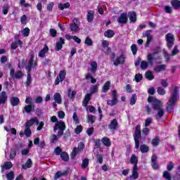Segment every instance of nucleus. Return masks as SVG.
<instances>
[{
  "instance_id": "obj_20",
  "label": "nucleus",
  "mask_w": 180,
  "mask_h": 180,
  "mask_svg": "<svg viewBox=\"0 0 180 180\" xmlns=\"http://www.w3.org/2000/svg\"><path fill=\"white\" fill-rule=\"evenodd\" d=\"M92 99V94L90 93H88L85 95L84 100L82 101V105L85 108L88 106V104L89 103V101Z\"/></svg>"
},
{
  "instance_id": "obj_8",
  "label": "nucleus",
  "mask_w": 180,
  "mask_h": 180,
  "mask_svg": "<svg viewBox=\"0 0 180 180\" xmlns=\"http://www.w3.org/2000/svg\"><path fill=\"white\" fill-rule=\"evenodd\" d=\"M158 54V51H154L153 53H148L147 56V60L150 66L154 65V61L160 60V56L155 57Z\"/></svg>"
},
{
  "instance_id": "obj_63",
  "label": "nucleus",
  "mask_w": 180,
  "mask_h": 180,
  "mask_svg": "<svg viewBox=\"0 0 180 180\" xmlns=\"http://www.w3.org/2000/svg\"><path fill=\"white\" fill-rule=\"evenodd\" d=\"M143 79V75L138 73L135 75L136 82H140Z\"/></svg>"
},
{
  "instance_id": "obj_28",
  "label": "nucleus",
  "mask_w": 180,
  "mask_h": 180,
  "mask_svg": "<svg viewBox=\"0 0 180 180\" xmlns=\"http://www.w3.org/2000/svg\"><path fill=\"white\" fill-rule=\"evenodd\" d=\"M70 6V4L69 2H66L65 4L59 3L58 5V9H60V11H64V9H68Z\"/></svg>"
},
{
  "instance_id": "obj_56",
  "label": "nucleus",
  "mask_w": 180,
  "mask_h": 180,
  "mask_svg": "<svg viewBox=\"0 0 180 180\" xmlns=\"http://www.w3.org/2000/svg\"><path fill=\"white\" fill-rule=\"evenodd\" d=\"M86 117L88 120L87 123H95V115H86Z\"/></svg>"
},
{
  "instance_id": "obj_7",
  "label": "nucleus",
  "mask_w": 180,
  "mask_h": 180,
  "mask_svg": "<svg viewBox=\"0 0 180 180\" xmlns=\"http://www.w3.org/2000/svg\"><path fill=\"white\" fill-rule=\"evenodd\" d=\"M112 99L108 100L107 101V105L110 106H115V105H117V103L119 101L117 100V98H119V95L117 94V90L114 89L112 91Z\"/></svg>"
},
{
  "instance_id": "obj_13",
  "label": "nucleus",
  "mask_w": 180,
  "mask_h": 180,
  "mask_svg": "<svg viewBox=\"0 0 180 180\" xmlns=\"http://www.w3.org/2000/svg\"><path fill=\"white\" fill-rule=\"evenodd\" d=\"M10 75L12 78H15L16 79H20V78L23 77V72H22V70H18L15 73V70L11 69Z\"/></svg>"
},
{
  "instance_id": "obj_44",
  "label": "nucleus",
  "mask_w": 180,
  "mask_h": 180,
  "mask_svg": "<svg viewBox=\"0 0 180 180\" xmlns=\"http://www.w3.org/2000/svg\"><path fill=\"white\" fill-rule=\"evenodd\" d=\"M26 86H30L32 84V75L30 72H27V81L25 82Z\"/></svg>"
},
{
  "instance_id": "obj_29",
  "label": "nucleus",
  "mask_w": 180,
  "mask_h": 180,
  "mask_svg": "<svg viewBox=\"0 0 180 180\" xmlns=\"http://www.w3.org/2000/svg\"><path fill=\"white\" fill-rule=\"evenodd\" d=\"M109 89H110V81H107L103 86L102 92L107 94Z\"/></svg>"
},
{
  "instance_id": "obj_47",
  "label": "nucleus",
  "mask_w": 180,
  "mask_h": 180,
  "mask_svg": "<svg viewBox=\"0 0 180 180\" xmlns=\"http://www.w3.org/2000/svg\"><path fill=\"white\" fill-rule=\"evenodd\" d=\"M70 29L71 30V32H77V30H78V29H79V27L78 26V25L75 22L70 24Z\"/></svg>"
},
{
  "instance_id": "obj_25",
  "label": "nucleus",
  "mask_w": 180,
  "mask_h": 180,
  "mask_svg": "<svg viewBox=\"0 0 180 180\" xmlns=\"http://www.w3.org/2000/svg\"><path fill=\"white\" fill-rule=\"evenodd\" d=\"M91 72L93 74V75H95V74H96V71H98V63L96 61H92L91 63Z\"/></svg>"
},
{
  "instance_id": "obj_24",
  "label": "nucleus",
  "mask_w": 180,
  "mask_h": 180,
  "mask_svg": "<svg viewBox=\"0 0 180 180\" xmlns=\"http://www.w3.org/2000/svg\"><path fill=\"white\" fill-rule=\"evenodd\" d=\"M10 103L13 106H18L20 103V99L18 97L13 96L10 98Z\"/></svg>"
},
{
  "instance_id": "obj_51",
  "label": "nucleus",
  "mask_w": 180,
  "mask_h": 180,
  "mask_svg": "<svg viewBox=\"0 0 180 180\" xmlns=\"http://www.w3.org/2000/svg\"><path fill=\"white\" fill-rule=\"evenodd\" d=\"M16 157V149L15 148H11L10 153V160H13Z\"/></svg>"
},
{
  "instance_id": "obj_43",
  "label": "nucleus",
  "mask_w": 180,
  "mask_h": 180,
  "mask_svg": "<svg viewBox=\"0 0 180 180\" xmlns=\"http://www.w3.org/2000/svg\"><path fill=\"white\" fill-rule=\"evenodd\" d=\"M88 165H89V159L84 158L82 162V168L85 169V168H88Z\"/></svg>"
},
{
  "instance_id": "obj_42",
  "label": "nucleus",
  "mask_w": 180,
  "mask_h": 180,
  "mask_svg": "<svg viewBox=\"0 0 180 180\" xmlns=\"http://www.w3.org/2000/svg\"><path fill=\"white\" fill-rule=\"evenodd\" d=\"M86 80L89 81V79H91V84H96V79H95L92 75H91L90 73H87L85 76Z\"/></svg>"
},
{
  "instance_id": "obj_36",
  "label": "nucleus",
  "mask_w": 180,
  "mask_h": 180,
  "mask_svg": "<svg viewBox=\"0 0 180 180\" xmlns=\"http://www.w3.org/2000/svg\"><path fill=\"white\" fill-rule=\"evenodd\" d=\"M60 158L63 161H65V162L70 161V155L66 152H62Z\"/></svg>"
},
{
  "instance_id": "obj_60",
  "label": "nucleus",
  "mask_w": 180,
  "mask_h": 180,
  "mask_svg": "<svg viewBox=\"0 0 180 180\" xmlns=\"http://www.w3.org/2000/svg\"><path fill=\"white\" fill-rule=\"evenodd\" d=\"M96 158L97 162H98V164H103V156L102 155V154H97L96 156Z\"/></svg>"
},
{
  "instance_id": "obj_30",
  "label": "nucleus",
  "mask_w": 180,
  "mask_h": 180,
  "mask_svg": "<svg viewBox=\"0 0 180 180\" xmlns=\"http://www.w3.org/2000/svg\"><path fill=\"white\" fill-rule=\"evenodd\" d=\"M24 110L26 113H30L32 110H34V104H28L24 107Z\"/></svg>"
},
{
  "instance_id": "obj_57",
  "label": "nucleus",
  "mask_w": 180,
  "mask_h": 180,
  "mask_svg": "<svg viewBox=\"0 0 180 180\" xmlns=\"http://www.w3.org/2000/svg\"><path fill=\"white\" fill-rule=\"evenodd\" d=\"M175 168V165H174V162H169V163L167 165V171L170 172L172 171Z\"/></svg>"
},
{
  "instance_id": "obj_27",
  "label": "nucleus",
  "mask_w": 180,
  "mask_h": 180,
  "mask_svg": "<svg viewBox=\"0 0 180 180\" xmlns=\"http://www.w3.org/2000/svg\"><path fill=\"white\" fill-rule=\"evenodd\" d=\"M95 15V11H89L87 13V21L89 23H92L94 22V16Z\"/></svg>"
},
{
  "instance_id": "obj_10",
  "label": "nucleus",
  "mask_w": 180,
  "mask_h": 180,
  "mask_svg": "<svg viewBox=\"0 0 180 180\" xmlns=\"http://www.w3.org/2000/svg\"><path fill=\"white\" fill-rule=\"evenodd\" d=\"M126 63V56H124V53H122L120 56H117L114 60V65L117 67L120 64H124Z\"/></svg>"
},
{
  "instance_id": "obj_54",
  "label": "nucleus",
  "mask_w": 180,
  "mask_h": 180,
  "mask_svg": "<svg viewBox=\"0 0 180 180\" xmlns=\"http://www.w3.org/2000/svg\"><path fill=\"white\" fill-rule=\"evenodd\" d=\"M6 178L8 180L15 179V172H13V171L10 172L6 174Z\"/></svg>"
},
{
  "instance_id": "obj_39",
  "label": "nucleus",
  "mask_w": 180,
  "mask_h": 180,
  "mask_svg": "<svg viewBox=\"0 0 180 180\" xmlns=\"http://www.w3.org/2000/svg\"><path fill=\"white\" fill-rule=\"evenodd\" d=\"M12 167H13V165L12 164V162H6L4 165L1 166V168L3 169H11V168H12Z\"/></svg>"
},
{
  "instance_id": "obj_40",
  "label": "nucleus",
  "mask_w": 180,
  "mask_h": 180,
  "mask_svg": "<svg viewBox=\"0 0 180 180\" xmlns=\"http://www.w3.org/2000/svg\"><path fill=\"white\" fill-rule=\"evenodd\" d=\"M145 77L149 81H153V79H154V75L153 74V72L150 70H148L146 72Z\"/></svg>"
},
{
  "instance_id": "obj_15",
  "label": "nucleus",
  "mask_w": 180,
  "mask_h": 180,
  "mask_svg": "<svg viewBox=\"0 0 180 180\" xmlns=\"http://www.w3.org/2000/svg\"><path fill=\"white\" fill-rule=\"evenodd\" d=\"M34 123L36 124H39V120L36 117L31 118L30 120H27L25 122V127L30 129V127H32Z\"/></svg>"
},
{
  "instance_id": "obj_41",
  "label": "nucleus",
  "mask_w": 180,
  "mask_h": 180,
  "mask_svg": "<svg viewBox=\"0 0 180 180\" xmlns=\"http://www.w3.org/2000/svg\"><path fill=\"white\" fill-rule=\"evenodd\" d=\"M61 136H58V134H53L52 138H51L50 143L51 144H56L57 141H58V139H60Z\"/></svg>"
},
{
  "instance_id": "obj_5",
  "label": "nucleus",
  "mask_w": 180,
  "mask_h": 180,
  "mask_svg": "<svg viewBox=\"0 0 180 180\" xmlns=\"http://www.w3.org/2000/svg\"><path fill=\"white\" fill-rule=\"evenodd\" d=\"M148 103H152V106L154 110H158L161 109V101L157 98H154L153 96H149L148 98Z\"/></svg>"
},
{
  "instance_id": "obj_3",
  "label": "nucleus",
  "mask_w": 180,
  "mask_h": 180,
  "mask_svg": "<svg viewBox=\"0 0 180 180\" xmlns=\"http://www.w3.org/2000/svg\"><path fill=\"white\" fill-rule=\"evenodd\" d=\"M66 127L65 122L60 120L55 124V126L53 127V131H57V130H58V136L61 137L64 136V130H65Z\"/></svg>"
},
{
  "instance_id": "obj_55",
  "label": "nucleus",
  "mask_w": 180,
  "mask_h": 180,
  "mask_svg": "<svg viewBox=\"0 0 180 180\" xmlns=\"http://www.w3.org/2000/svg\"><path fill=\"white\" fill-rule=\"evenodd\" d=\"M160 84L163 88H168V79H162Z\"/></svg>"
},
{
  "instance_id": "obj_34",
  "label": "nucleus",
  "mask_w": 180,
  "mask_h": 180,
  "mask_svg": "<svg viewBox=\"0 0 180 180\" xmlns=\"http://www.w3.org/2000/svg\"><path fill=\"white\" fill-rule=\"evenodd\" d=\"M160 136H155L152 140L151 144L153 146V147H158V146H160Z\"/></svg>"
},
{
  "instance_id": "obj_21",
  "label": "nucleus",
  "mask_w": 180,
  "mask_h": 180,
  "mask_svg": "<svg viewBox=\"0 0 180 180\" xmlns=\"http://www.w3.org/2000/svg\"><path fill=\"white\" fill-rule=\"evenodd\" d=\"M68 96L71 101H74L75 100V95H77V91L71 89L69 88L67 91Z\"/></svg>"
},
{
  "instance_id": "obj_6",
  "label": "nucleus",
  "mask_w": 180,
  "mask_h": 180,
  "mask_svg": "<svg viewBox=\"0 0 180 180\" xmlns=\"http://www.w3.org/2000/svg\"><path fill=\"white\" fill-rule=\"evenodd\" d=\"M165 40L167 42V46L168 49H172L174 46V42L175 41V35L171 33H167L165 35Z\"/></svg>"
},
{
  "instance_id": "obj_9",
  "label": "nucleus",
  "mask_w": 180,
  "mask_h": 180,
  "mask_svg": "<svg viewBox=\"0 0 180 180\" xmlns=\"http://www.w3.org/2000/svg\"><path fill=\"white\" fill-rule=\"evenodd\" d=\"M67 75V71L65 70H60L59 72L58 76L56 77L55 80V85H58L60 82H63L65 79V77Z\"/></svg>"
},
{
  "instance_id": "obj_18",
  "label": "nucleus",
  "mask_w": 180,
  "mask_h": 180,
  "mask_svg": "<svg viewBox=\"0 0 180 180\" xmlns=\"http://www.w3.org/2000/svg\"><path fill=\"white\" fill-rule=\"evenodd\" d=\"M63 44H65V40L63 37H60L58 41L56 42L55 50L56 51H60L63 49Z\"/></svg>"
},
{
  "instance_id": "obj_53",
  "label": "nucleus",
  "mask_w": 180,
  "mask_h": 180,
  "mask_svg": "<svg viewBox=\"0 0 180 180\" xmlns=\"http://www.w3.org/2000/svg\"><path fill=\"white\" fill-rule=\"evenodd\" d=\"M131 51H132L133 56H136L137 54V51H139V49L137 48V45L136 44H132L131 46Z\"/></svg>"
},
{
  "instance_id": "obj_45",
  "label": "nucleus",
  "mask_w": 180,
  "mask_h": 180,
  "mask_svg": "<svg viewBox=\"0 0 180 180\" xmlns=\"http://www.w3.org/2000/svg\"><path fill=\"white\" fill-rule=\"evenodd\" d=\"M80 153L79 150H78V148L77 147H75L71 153L70 157L72 160L75 159V157H77V155Z\"/></svg>"
},
{
  "instance_id": "obj_16",
  "label": "nucleus",
  "mask_w": 180,
  "mask_h": 180,
  "mask_svg": "<svg viewBox=\"0 0 180 180\" xmlns=\"http://www.w3.org/2000/svg\"><path fill=\"white\" fill-rule=\"evenodd\" d=\"M119 126V123H117V120L113 119L108 125V129L110 131H115V130L117 129V127Z\"/></svg>"
},
{
  "instance_id": "obj_4",
  "label": "nucleus",
  "mask_w": 180,
  "mask_h": 180,
  "mask_svg": "<svg viewBox=\"0 0 180 180\" xmlns=\"http://www.w3.org/2000/svg\"><path fill=\"white\" fill-rule=\"evenodd\" d=\"M140 139H141V127L138 124L135 127V133L134 134V140L135 141V148H140Z\"/></svg>"
},
{
  "instance_id": "obj_2",
  "label": "nucleus",
  "mask_w": 180,
  "mask_h": 180,
  "mask_svg": "<svg viewBox=\"0 0 180 180\" xmlns=\"http://www.w3.org/2000/svg\"><path fill=\"white\" fill-rule=\"evenodd\" d=\"M131 164H133L132 174L129 176L130 179H139V168L137 164H139V158L136 155L133 154L130 159Z\"/></svg>"
},
{
  "instance_id": "obj_59",
  "label": "nucleus",
  "mask_w": 180,
  "mask_h": 180,
  "mask_svg": "<svg viewBox=\"0 0 180 180\" xmlns=\"http://www.w3.org/2000/svg\"><path fill=\"white\" fill-rule=\"evenodd\" d=\"M24 134L25 135V137H30V136H32V129H30V128L25 127Z\"/></svg>"
},
{
  "instance_id": "obj_19",
  "label": "nucleus",
  "mask_w": 180,
  "mask_h": 180,
  "mask_svg": "<svg viewBox=\"0 0 180 180\" xmlns=\"http://www.w3.org/2000/svg\"><path fill=\"white\" fill-rule=\"evenodd\" d=\"M49 53V46L47 44H44V48L39 52L38 56L40 58H44V57H46V53Z\"/></svg>"
},
{
  "instance_id": "obj_11",
  "label": "nucleus",
  "mask_w": 180,
  "mask_h": 180,
  "mask_svg": "<svg viewBox=\"0 0 180 180\" xmlns=\"http://www.w3.org/2000/svg\"><path fill=\"white\" fill-rule=\"evenodd\" d=\"M34 62V53L31 52L28 65L26 67V70H27V72H32V68H34V63H33Z\"/></svg>"
},
{
  "instance_id": "obj_35",
  "label": "nucleus",
  "mask_w": 180,
  "mask_h": 180,
  "mask_svg": "<svg viewBox=\"0 0 180 180\" xmlns=\"http://www.w3.org/2000/svg\"><path fill=\"white\" fill-rule=\"evenodd\" d=\"M171 5L174 9H180V1L179 0H172L171 1Z\"/></svg>"
},
{
  "instance_id": "obj_46",
  "label": "nucleus",
  "mask_w": 180,
  "mask_h": 180,
  "mask_svg": "<svg viewBox=\"0 0 180 180\" xmlns=\"http://www.w3.org/2000/svg\"><path fill=\"white\" fill-rule=\"evenodd\" d=\"M84 44H86V46H94V41H92V39L89 37H86L84 41Z\"/></svg>"
},
{
  "instance_id": "obj_23",
  "label": "nucleus",
  "mask_w": 180,
  "mask_h": 180,
  "mask_svg": "<svg viewBox=\"0 0 180 180\" xmlns=\"http://www.w3.org/2000/svg\"><path fill=\"white\" fill-rule=\"evenodd\" d=\"M101 143L105 146V147H110L112 146L110 139L108 138V136L103 137L101 139Z\"/></svg>"
},
{
  "instance_id": "obj_12",
  "label": "nucleus",
  "mask_w": 180,
  "mask_h": 180,
  "mask_svg": "<svg viewBox=\"0 0 180 180\" xmlns=\"http://www.w3.org/2000/svg\"><path fill=\"white\" fill-rule=\"evenodd\" d=\"M157 160H158V157L157 155L153 154L151 156V162H152V169L154 171H157L158 169H160V165L158 162H157Z\"/></svg>"
},
{
  "instance_id": "obj_58",
  "label": "nucleus",
  "mask_w": 180,
  "mask_h": 180,
  "mask_svg": "<svg viewBox=\"0 0 180 180\" xmlns=\"http://www.w3.org/2000/svg\"><path fill=\"white\" fill-rule=\"evenodd\" d=\"M96 92H98V84H95L92 87H91L89 94L94 95V94H96Z\"/></svg>"
},
{
  "instance_id": "obj_14",
  "label": "nucleus",
  "mask_w": 180,
  "mask_h": 180,
  "mask_svg": "<svg viewBox=\"0 0 180 180\" xmlns=\"http://www.w3.org/2000/svg\"><path fill=\"white\" fill-rule=\"evenodd\" d=\"M117 22L120 25H126L129 22V18H127V13H122L120 14V18H117Z\"/></svg>"
},
{
  "instance_id": "obj_37",
  "label": "nucleus",
  "mask_w": 180,
  "mask_h": 180,
  "mask_svg": "<svg viewBox=\"0 0 180 180\" xmlns=\"http://www.w3.org/2000/svg\"><path fill=\"white\" fill-rule=\"evenodd\" d=\"M53 99L56 102V103H58V105H61L62 99L60 93H56L53 96Z\"/></svg>"
},
{
  "instance_id": "obj_17",
  "label": "nucleus",
  "mask_w": 180,
  "mask_h": 180,
  "mask_svg": "<svg viewBox=\"0 0 180 180\" xmlns=\"http://www.w3.org/2000/svg\"><path fill=\"white\" fill-rule=\"evenodd\" d=\"M130 23H136L137 22V14L135 11H129L128 13Z\"/></svg>"
},
{
  "instance_id": "obj_49",
  "label": "nucleus",
  "mask_w": 180,
  "mask_h": 180,
  "mask_svg": "<svg viewBox=\"0 0 180 180\" xmlns=\"http://www.w3.org/2000/svg\"><path fill=\"white\" fill-rule=\"evenodd\" d=\"M162 176H163V178H165V179H167V180L172 179L171 173H169V172L168 170L163 172Z\"/></svg>"
},
{
  "instance_id": "obj_62",
  "label": "nucleus",
  "mask_w": 180,
  "mask_h": 180,
  "mask_svg": "<svg viewBox=\"0 0 180 180\" xmlns=\"http://www.w3.org/2000/svg\"><path fill=\"white\" fill-rule=\"evenodd\" d=\"M148 67V62L142 60L141 63V70H146Z\"/></svg>"
},
{
  "instance_id": "obj_38",
  "label": "nucleus",
  "mask_w": 180,
  "mask_h": 180,
  "mask_svg": "<svg viewBox=\"0 0 180 180\" xmlns=\"http://www.w3.org/2000/svg\"><path fill=\"white\" fill-rule=\"evenodd\" d=\"M165 113V110L162 108H159L158 110V115H156V120H160L162 116H164V114Z\"/></svg>"
},
{
  "instance_id": "obj_31",
  "label": "nucleus",
  "mask_w": 180,
  "mask_h": 180,
  "mask_svg": "<svg viewBox=\"0 0 180 180\" xmlns=\"http://www.w3.org/2000/svg\"><path fill=\"white\" fill-rule=\"evenodd\" d=\"M105 37L108 39H112L115 36V31L112 30H108L104 32Z\"/></svg>"
},
{
  "instance_id": "obj_33",
  "label": "nucleus",
  "mask_w": 180,
  "mask_h": 180,
  "mask_svg": "<svg viewBox=\"0 0 180 180\" xmlns=\"http://www.w3.org/2000/svg\"><path fill=\"white\" fill-rule=\"evenodd\" d=\"M140 151L142 154L148 153V151H150V147L146 144H142L140 146Z\"/></svg>"
},
{
  "instance_id": "obj_22",
  "label": "nucleus",
  "mask_w": 180,
  "mask_h": 180,
  "mask_svg": "<svg viewBox=\"0 0 180 180\" xmlns=\"http://www.w3.org/2000/svg\"><path fill=\"white\" fill-rule=\"evenodd\" d=\"M6 101H8V95L6 92L2 91L0 94V105H5Z\"/></svg>"
},
{
  "instance_id": "obj_48",
  "label": "nucleus",
  "mask_w": 180,
  "mask_h": 180,
  "mask_svg": "<svg viewBox=\"0 0 180 180\" xmlns=\"http://www.w3.org/2000/svg\"><path fill=\"white\" fill-rule=\"evenodd\" d=\"M136 102H137V95L134 94L130 98V105L133 106V105H136Z\"/></svg>"
},
{
  "instance_id": "obj_52",
  "label": "nucleus",
  "mask_w": 180,
  "mask_h": 180,
  "mask_svg": "<svg viewBox=\"0 0 180 180\" xmlns=\"http://www.w3.org/2000/svg\"><path fill=\"white\" fill-rule=\"evenodd\" d=\"M158 95H160L161 96H164L165 94H167V91L164 89L163 87L159 86L158 88Z\"/></svg>"
},
{
  "instance_id": "obj_64",
  "label": "nucleus",
  "mask_w": 180,
  "mask_h": 180,
  "mask_svg": "<svg viewBox=\"0 0 180 180\" xmlns=\"http://www.w3.org/2000/svg\"><path fill=\"white\" fill-rule=\"evenodd\" d=\"M142 133L145 137H147V136H148V134L150 133V129L146 127L142 129Z\"/></svg>"
},
{
  "instance_id": "obj_50",
  "label": "nucleus",
  "mask_w": 180,
  "mask_h": 180,
  "mask_svg": "<svg viewBox=\"0 0 180 180\" xmlns=\"http://www.w3.org/2000/svg\"><path fill=\"white\" fill-rule=\"evenodd\" d=\"M83 129L84 127L82 125H77L75 129V134H81V133H82Z\"/></svg>"
},
{
  "instance_id": "obj_26",
  "label": "nucleus",
  "mask_w": 180,
  "mask_h": 180,
  "mask_svg": "<svg viewBox=\"0 0 180 180\" xmlns=\"http://www.w3.org/2000/svg\"><path fill=\"white\" fill-rule=\"evenodd\" d=\"M167 65L165 64L159 65L154 68L155 72H161V71H165Z\"/></svg>"
},
{
  "instance_id": "obj_61",
  "label": "nucleus",
  "mask_w": 180,
  "mask_h": 180,
  "mask_svg": "<svg viewBox=\"0 0 180 180\" xmlns=\"http://www.w3.org/2000/svg\"><path fill=\"white\" fill-rule=\"evenodd\" d=\"M84 148H85V143L83 142H79L77 146L78 151L81 153L82 151H84Z\"/></svg>"
},
{
  "instance_id": "obj_32",
  "label": "nucleus",
  "mask_w": 180,
  "mask_h": 180,
  "mask_svg": "<svg viewBox=\"0 0 180 180\" xmlns=\"http://www.w3.org/2000/svg\"><path fill=\"white\" fill-rule=\"evenodd\" d=\"M32 165H33V162H32V159L28 158L25 165H22V169H27L28 168H32Z\"/></svg>"
},
{
  "instance_id": "obj_1",
  "label": "nucleus",
  "mask_w": 180,
  "mask_h": 180,
  "mask_svg": "<svg viewBox=\"0 0 180 180\" xmlns=\"http://www.w3.org/2000/svg\"><path fill=\"white\" fill-rule=\"evenodd\" d=\"M179 91L178 90V86L174 88L173 92L169 97L167 106L166 108L167 112H171L174 109V106L176 105V101H178Z\"/></svg>"
}]
</instances>
